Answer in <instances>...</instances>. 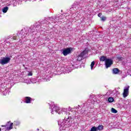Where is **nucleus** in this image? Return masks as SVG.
<instances>
[{
  "instance_id": "f257e3e1",
  "label": "nucleus",
  "mask_w": 131,
  "mask_h": 131,
  "mask_svg": "<svg viewBox=\"0 0 131 131\" xmlns=\"http://www.w3.org/2000/svg\"><path fill=\"white\" fill-rule=\"evenodd\" d=\"M11 61V58L9 57H5L0 59V64L2 65H6Z\"/></svg>"
},
{
  "instance_id": "f03ea898",
  "label": "nucleus",
  "mask_w": 131,
  "mask_h": 131,
  "mask_svg": "<svg viewBox=\"0 0 131 131\" xmlns=\"http://www.w3.org/2000/svg\"><path fill=\"white\" fill-rule=\"evenodd\" d=\"M71 51H72V48H67L61 50L62 53L64 56H67L69 54H71Z\"/></svg>"
},
{
  "instance_id": "7ed1b4c3",
  "label": "nucleus",
  "mask_w": 131,
  "mask_h": 131,
  "mask_svg": "<svg viewBox=\"0 0 131 131\" xmlns=\"http://www.w3.org/2000/svg\"><path fill=\"white\" fill-rule=\"evenodd\" d=\"M129 90V86H126L124 88V92L123 93V97L126 98L128 96V91Z\"/></svg>"
},
{
  "instance_id": "20e7f679",
  "label": "nucleus",
  "mask_w": 131,
  "mask_h": 131,
  "mask_svg": "<svg viewBox=\"0 0 131 131\" xmlns=\"http://www.w3.org/2000/svg\"><path fill=\"white\" fill-rule=\"evenodd\" d=\"M113 64V61H112V59H110L109 58H107L105 60V66L106 68H108V67H110L111 65Z\"/></svg>"
},
{
  "instance_id": "39448f33",
  "label": "nucleus",
  "mask_w": 131,
  "mask_h": 131,
  "mask_svg": "<svg viewBox=\"0 0 131 131\" xmlns=\"http://www.w3.org/2000/svg\"><path fill=\"white\" fill-rule=\"evenodd\" d=\"M67 120L66 119H64L63 120L58 121V125H60L61 126H65V125H66V123H67Z\"/></svg>"
},
{
  "instance_id": "423d86ee",
  "label": "nucleus",
  "mask_w": 131,
  "mask_h": 131,
  "mask_svg": "<svg viewBox=\"0 0 131 131\" xmlns=\"http://www.w3.org/2000/svg\"><path fill=\"white\" fill-rule=\"evenodd\" d=\"M8 124L5 125H2V127H7V129H8V130H10V129H12V128H13V123H11L10 124V122H8ZM10 124V126L9 127H8V126H9V125Z\"/></svg>"
},
{
  "instance_id": "0eeeda50",
  "label": "nucleus",
  "mask_w": 131,
  "mask_h": 131,
  "mask_svg": "<svg viewBox=\"0 0 131 131\" xmlns=\"http://www.w3.org/2000/svg\"><path fill=\"white\" fill-rule=\"evenodd\" d=\"M53 111L51 112V113L53 114V112L55 111L57 113H59V110H60V107L59 106L54 105L53 108H52Z\"/></svg>"
},
{
  "instance_id": "6e6552de",
  "label": "nucleus",
  "mask_w": 131,
  "mask_h": 131,
  "mask_svg": "<svg viewBox=\"0 0 131 131\" xmlns=\"http://www.w3.org/2000/svg\"><path fill=\"white\" fill-rule=\"evenodd\" d=\"M25 102L27 104H29L31 103V98L29 97H26L25 98Z\"/></svg>"
},
{
  "instance_id": "1a4fd4ad",
  "label": "nucleus",
  "mask_w": 131,
  "mask_h": 131,
  "mask_svg": "<svg viewBox=\"0 0 131 131\" xmlns=\"http://www.w3.org/2000/svg\"><path fill=\"white\" fill-rule=\"evenodd\" d=\"M120 72V71L118 68H115L113 70V73L114 74H118Z\"/></svg>"
},
{
  "instance_id": "9d476101",
  "label": "nucleus",
  "mask_w": 131,
  "mask_h": 131,
  "mask_svg": "<svg viewBox=\"0 0 131 131\" xmlns=\"http://www.w3.org/2000/svg\"><path fill=\"white\" fill-rule=\"evenodd\" d=\"M66 125H68V127H69L72 125V122L70 121V119L69 118H68V120H67Z\"/></svg>"
},
{
  "instance_id": "9b49d317",
  "label": "nucleus",
  "mask_w": 131,
  "mask_h": 131,
  "mask_svg": "<svg viewBox=\"0 0 131 131\" xmlns=\"http://www.w3.org/2000/svg\"><path fill=\"white\" fill-rule=\"evenodd\" d=\"M88 54V50H84L82 52H81L79 55L81 56V57H83L84 56H85Z\"/></svg>"
},
{
  "instance_id": "f8f14e48",
  "label": "nucleus",
  "mask_w": 131,
  "mask_h": 131,
  "mask_svg": "<svg viewBox=\"0 0 131 131\" xmlns=\"http://www.w3.org/2000/svg\"><path fill=\"white\" fill-rule=\"evenodd\" d=\"M96 128L98 130H103L104 129V126L102 125H99L98 127H96Z\"/></svg>"
},
{
  "instance_id": "ddd939ff",
  "label": "nucleus",
  "mask_w": 131,
  "mask_h": 131,
  "mask_svg": "<svg viewBox=\"0 0 131 131\" xmlns=\"http://www.w3.org/2000/svg\"><path fill=\"white\" fill-rule=\"evenodd\" d=\"M107 59V57L103 56L100 57V61H102V62H104V61H106Z\"/></svg>"
},
{
  "instance_id": "4468645a",
  "label": "nucleus",
  "mask_w": 131,
  "mask_h": 131,
  "mask_svg": "<svg viewBox=\"0 0 131 131\" xmlns=\"http://www.w3.org/2000/svg\"><path fill=\"white\" fill-rule=\"evenodd\" d=\"M113 101H114V98H113V97L108 98V101L109 103H112V102H113Z\"/></svg>"
},
{
  "instance_id": "2eb2a0df",
  "label": "nucleus",
  "mask_w": 131,
  "mask_h": 131,
  "mask_svg": "<svg viewBox=\"0 0 131 131\" xmlns=\"http://www.w3.org/2000/svg\"><path fill=\"white\" fill-rule=\"evenodd\" d=\"M8 10H9V7H5L3 9V13H7L8 12Z\"/></svg>"
},
{
  "instance_id": "dca6fc26",
  "label": "nucleus",
  "mask_w": 131,
  "mask_h": 131,
  "mask_svg": "<svg viewBox=\"0 0 131 131\" xmlns=\"http://www.w3.org/2000/svg\"><path fill=\"white\" fill-rule=\"evenodd\" d=\"M90 131H98L97 129V127L96 126H93L91 128Z\"/></svg>"
},
{
  "instance_id": "f3484780",
  "label": "nucleus",
  "mask_w": 131,
  "mask_h": 131,
  "mask_svg": "<svg viewBox=\"0 0 131 131\" xmlns=\"http://www.w3.org/2000/svg\"><path fill=\"white\" fill-rule=\"evenodd\" d=\"M94 66H95V61H92L91 64V68L92 70H93V68H94Z\"/></svg>"
},
{
  "instance_id": "a211bd4d",
  "label": "nucleus",
  "mask_w": 131,
  "mask_h": 131,
  "mask_svg": "<svg viewBox=\"0 0 131 131\" xmlns=\"http://www.w3.org/2000/svg\"><path fill=\"white\" fill-rule=\"evenodd\" d=\"M112 112L113 113H117V110H116L115 108H112Z\"/></svg>"
},
{
  "instance_id": "6ab92c4d",
  "label": "nucleus",
  "mask_w": 131,
  "mask_h": 131,
  "mask_svg": "<svg viewBox=\"0 0 131 131\" xmlns=\"http://www.w3.org/2000/svg\"><path fill=\"white\" fill-rule=\"evenodd\" d=\"M82 58L81 56H80V55H79V56H78V58H77V60L78 61H81V60H82Z\"/></svg>"
},
{
  "instance_id": "aec40b11",
  "label": "nucleus",
  "mask_w": 131,
  "mask_h": 131,
  "mask_svg": "<svg viewBox=\"0 0 131 131\" xmlns=\"http://www.w3.org/2000/svg\"><path fill=\"white\" fill-rule=\"evenodd\" d=\"M100 18H101L102 21L106 20V17H105V16H102V17H101Z\"/></svg>"
},
{
  "instance_id": "412c9836",
  "label": "nucleus",
  "mask_w": 131,
  "mask_h": 131,
  "mask_svg": "<svg viewBox=\"0 0 131 131\" xmlns=\"http://www.w3.org/2000/svg\"><path fill=\"white\" fill-rule=\"evenodd\" d=\"M12 38H13V40H17V37H16L15 36H13L12 37Z\"/></svg>"
},
{
  "instance_id": "4be33fe9",
  "label": "nucleus",
  "mask_w": 131,
  "mask_h": 131,
  "mask_svg": "<svg viewBox=\"0 0 131 131\" xmlns=\"http://www.w3.org/2000/svg\"><path fill=\"white\" fill-rule=\"evenodd\" d=\"M28 76H32V72H30L28 74Z\"/></svg>"
},
{
  "instance_id": "5701e85b",
  "label": "nucleus",
  "mask_w": 131,
  "mask_h": 131,
  "mask_svg": "<svg viewBox=\"0 0 131 131\" xmlns=\"http://www.w3.org/2000/svg\"><path fill=\"white\" fill-rule=\"evenodd\" d=\"M98 17H100L101 18V16H102V13H99L98 14Z\"/></svg>"
},
{
  "instance_id": "b1692460",
  "label": "nucleus",
  "mask_w": 131,
  "mask_h": 131,
  "mask_svg": "<svg viewBox=\"0 0 131 131\" xmlns=\"http://www.w3.org/2000/svg\"><path fill=\"white\" fill-rule=\"evenodd\" d=\"M20 124V123L18 122L17 123H16V125H19V124Z\"/></svg>"
},
{
  "instance_id": "393cba45",
  "label": "nucleus",
  "mask_w": 131,
  "mask_h": 131,
  "mask_svg": "<svg viewBox=\"0 0 131 131\" xmlns=\"http://www.w3.org/2000/svg\"><path fill=\"white\" fill-rule=\"evenodd\" d=\"M2 130V129L0 128V131H1Z\"/></svg>"
},
{
  "instance_id": "a878e982",
  "label": "nucleus",
  "mask_w": 131,
  "mask_h": 131,
  "mask_svg": "<svg viewBox=\"0 0 131 131\" xmlns=\"http://www.w3.org/2000/svg\"><path fill=\"white\" fill-rule=\"evenodd\" d=\"M37 130H39V129H37Z\"/></svg>"
}]
</instances>
